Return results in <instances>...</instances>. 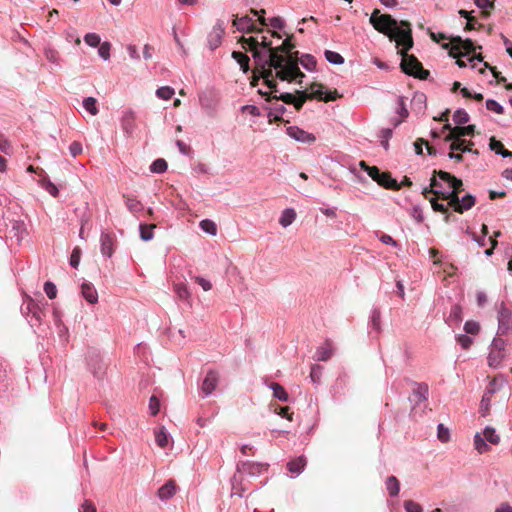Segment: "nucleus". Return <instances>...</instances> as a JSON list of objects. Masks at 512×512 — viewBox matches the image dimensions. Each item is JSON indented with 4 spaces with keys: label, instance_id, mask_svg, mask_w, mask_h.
Instances as JSON below:
<instances>
[{
    "label": "nucleus",
    "instance_id": "1",
    "mask_svg": "<svg viewBox=\"0 0 512 512\" xmlns=\"http://www.w3.org/2000/svg\"><path fill=\"white\" fill-rule=\"evenodd\" d=\"M252 57L258 70V77L251 82L255 86L259 78H263L264 84L273 92H277V83L274 77L281 81H298L305 77L298 67V63L280 55L277 51L260 50L253 51Z\"/></svg>",
    "mask_w": 512,
    "mask_h": 512
},
{
    "label": "nucleus",
    "instance_id": "2",
    "mask_svg": "<svg viewBox=\"0 0 512 512\" xmlns=\"http://www.w3.org/2000/svg\"><path fill=\"white\" fill-rule=\"evenodd\" d=\"M434 174L447 184L449 190L444 193V199L449 201L456 212L463 213L475 205V197L472 194H466L459 198L458 194L463 190L461 179L445 171H434Z\"/></svg>",
    "mask_w": 512,
    "mask_h": 512
},
{
    "label": "nucleus",
    "instance_id": "3",
    "mask_svg": "<svg viewBox=\"0 0 512 512\" xmlns=\"http://www.w3.org/2000/svg\"><path fill=\"white\" fill-rule=\"evenodd\" d=\"M48 306L49 303L43 296L38 299L25 296L21 305V313L26 318L31 328L38 329L43 324L46 316L45 310Z\"/></svg>",
    "mask_w": 512,
    "mask_h": 512
},
{
    "label": "nucleus",
    "instance_id": "4",
    "mask_svg": "<svg viewBox=\"0 0 512 512\" xmlns=\"http://www.w3.org/2000/svg\"><path fill=\"white\" fill-rule=\"evenodd\" d=\"M389 39L391 41H397L396 47H401V49L399 50L400 54H403V52H407L408 50H410L413 46L412 30L410 23L404 20H397L396 27H393L391 29Z\"/></svg>",
    "mask_w": 512,
    "mask_h": 512
},
{
    "label": "nucleus",
    "instance_id": "5",
    "mask_svg": "<svg viewBox=\"0 0 512 512\" xmlns=\"http://www.w3.org/2000/svg\"><path fill=\"white\" fill-rule=\"evenodd\" d=\"M405 53L406 52H403V54H401L402 59L400 66L402 72L420 79H426L429 72L423 69L422 64L415 56L405 55Z\"/></svg>",
    "mask_w": 512,
    "mask_h": 512
},
{
    "label": "nucleus",
    "instance_id": "6",
    "mask_svg": "<svg viewBox=\"0 0 512 512\" xmlns=\"http://www.w3.org/2000/svg\"><path fill=\"white\" fill-rule=\"evenodd\" d=\"M378 14L379 10H375L371 14L369 22L378 32L383 33L389 37L391 29L397 25V19L393 18L389 14Z\"/></svg>",
    "mask_w": 512,
    "mask_h": 512
},
{
    "label": "nucleus",
    "instance_id": "7",
    "mask_svg": "<svg viewBox=\"0 0 512 512\" xmlns=\"http://www.w3.org/2000/svg\"><path fill=\"white\" fill-rule=\"evenodd\" d=\"M309 91L311 98L324 102L334 101L340 97L336 90H329L326 86L317 82L309 86Z\"/></svg>",
    "mask_w": 512,
    "mask_h": 512
},
{
    "label": "nucleus",
    "instance_id": "8",
    "mask_svg": "<svg viewBox=\"0 0 512 512\" xmlns=\"http://www.w3.org/2000/svg\"><path fill=\"white\" fill-rule=\"evenodd\" d=\"M87 365L89 371L97 379H102L106 373V364L103 362L99 353L95 350L89 351L87 354Z\"/></svg>",
    "mask_w": 512,
    "mask_h": 512
},
{
    "label": "nucleus",
    "instance_id": "9",
    "mask_svg": "<svg viewBox=\"0 0 512 512\" xmlns=\"http://www.w3.org/2000/svg\"><path fill=\"white\" fill-rule=\"evenodd\" d=\"M497 319V334L506 335L512 328V310L507 308L504 302L500 303Z\"/></svg>",
    "mask_w": 512,
    "mask_h": 512
},
{
    "label": "nucleus",
    "instance_id": "10",
    "mask_svg": "<svg viewBox=\"0 0 512 512\" xmlns=\"http://www.w3.org/2000/svg\"><path fill=\"white\" fill-rule=\"evenodd\" d=\"M219 383V374L215 370H208L201 385H200V396L201 398H207L213 394Z\"/></svg>",
    "mask_w": 512,
    "mask_h": 512
},
{
    "label": "nucleus",
    "instance_id": "11",
    "mask_svg": "<svg viewBox=\"0 0 512 512\" xmlns=\"http://www.w3.org/2000/svg\"><path fill=\"white\" fill-rule=\"evenodd\" d=\"M233 26L237 31L241 33H260L262 28H259L256 24V20L248 15L242 17H236L233 20Z\"/></svg>",
    "mask_w": 512,
    "mask_h": 512
},
{
    "label": "nucleus",
    "instance_id": "12",
    "mask_svg": "<svg viewBox=\"0 0 512 512\" xmlns=\"http://www.w3.org/2000/svg\"><path fill=\"white\" fill-rule=\"evenodd\" d=\"M286 133L290 138L294 139L295 141L305 144L314 143L316 140V137L313 134L303 130L298 126L287 127Z\"/></svg>",
    "mask_w": 512,
    "mask_h": 512
},
{
    "label": "nucleus",
    "instance_id": "13",
    "mask_svg": "<svg viewBox=\"0 0 512 512\" xmlns=\"http://www.w3.org/2000/svg\"><path fill=\"white\" fill-rule=\"evenodd\" d=\"M12 380L8 375V364L0 358V397H8Z\"/></svg>",
    "mask_w": 512,
    "mask_h": 512
},
{
    "label": "nucleus",
    "instance_id": "14",
    "mask_svg": "<svg viewBox=\"0 0 512 512\" xmlns=\"http://www.w3.org/2000/svg\"><path fill=\"white\" fill-rule=\"evenodd\" d=\"M100 251L103 257L111 258L114 253V236L102 231L100 235Z\"/></svg>",
    "mask_w": 512,
    "mask_h": 512
},
{
    "label": "nucleus",
    "instance_id": "15",
    "mask_svg": "<svg viewBox=\"0 0 512 512\" xmlns=\"http://www.w3.org/2000/svg\"><path fill=\"white\" fill-rule=\"evenodd\" d=\"M223 35L224 27L219 23L216 24L207 37V43L210 50L214 51L221 45Z\"/></svg>",
    "mask_w": 512,
    "mask_h": 512
},
{
    "label": "nucleus",
    "instance_id": "16",
    "mask_svg": "<svg viewBox=\"0 0 512 512\" xmlns=\"http://www.w3.org/2000/svg\"><path fill=\"white\" fill-rule=\"evenodd\" d=\"M307 464L306 458L301 455L297 458L291 459L287 463V469L292 474L291 477L300 475Z\"/></svg>",
    "mask_w": 512,
    "mask_h": 512
},
{
    "label": "nucleus",
    "instance_id": "17",
    "mask_svg": "<svg viewBox=\"0 0 512 512\" xmlns=\"http://www.w3.org/2000/svg\"><path fill=\"white\" fill-rule=\"evenodd\" d=\"M81 294L83 298L90 304H95L98 302V293L92 283H82Z\"/></svg>",
    "mask_w": 512,
    "mask_h": 512
},
{
    "label": "nucleus",
    "instance_id": "18",
    "mask_svg": "<svg viewBox=\"0 0 512 512\" xmlns=\"http://www.w3.org/2000/svg\"><path fill=\"white\" fill-rule=\"evenodd\" d=\"M462 321V307L459 304L452 305L449 315L445 318L448 326H457Z\"/></svg>",
    "mask_w": 512,
    "mask_h": 512
},
{
    "label": "nucleus",
    "instance_id": "19",
    "mask_svg": "<svg viewBox=\"0 0 512 512\" xmlns=\"http://www.w3.org/2000/svg\"><path fill=\"white\" fill-rule=\"evenodd\" d=\"M426 95L422 92H415L411 99L412 110L416 114H423L426 109Z\"/></svg>",
    "mask_w": 512,
    "mask_h": 512
},
{
    "label": "nucleus",
    "instance_id": "20",
    "mask_svg": "<svg viewBox=\"0 0 512 512\" xmlns=\"http://www.w3.org/2000/svg\"><path fill=\"white\" fill-rule=\"evenodd\" d=\"M414 385L416 386V388L413 389L412 395H413V397H415L416 404L426 401L429 396L428 385L424 382H421V383L415 382Z\"/></svg>",
    "mask_w": 512,
    "mask_h": 512
},
{
    "label": "nucleus",
    "instance_id": "21",
    "mask_svg": "<svg viewBox=\"0 0 512 512\" xmlns=\"http://www.w3.org/2000/svg\"><path fill=\"white\" fill-rule=\"evenodd\" d=\"M443 128L450 130V133L446 136L445 140L446 141H453L451 143V145H450L451 152H454V151H462V152L468 151V152H471L472 151L471 149H464L462 147L464 141H454L455 137L457 135L454 133V129H452V127H451V125L449 123L445 124Z\"/></svg>",
    "mask_w": 512,
    "mask_h": 512
},
{
    "label": "nucleus",
    "instance_id": "22",
    "mask_svg": "<svg viewBox=\"0 0 512 512\" xmlns=\"http://www.w3.org/2000/svg\"><path fill=\"white\" fill-rule=\"evenodd\" d=\"M266 469V466L261 463H253V462H244L242 466H238L239 472L247 473L251 476H255L260 474L263 470Z\"/></svg>",
    "mask_w": 512,
    "mask_h": 512
},
{
    "label": "nucleus",
    "instance_id": "23",
    "mask_svg": "<svg viewBox=\"0 0 512 512\" xmlns=\"http://www.w3.org/2000/svg\"><path fill=\"white\" fill-rule=\"evenodd\" d=\"M175 492L176 486L172 480H169L158 489L157 496L161 500H168L175 495Z\"/></svg>",
    "mask_w": 512,
    "mask_h": 512
},
{
    "label": "nucleus",
    "instance_id": "24",
    "mask_svg": "<svg viewBox=\"0 0 512 512\" xmlns=\"http://www.w3.org/2000/svg\"><path fill=\"white\" fill-rule=\"evenodd\" d=\"M134 112L132 110H126L121 118V127L126 134H131L134 130Z\"/></svg>",
    "mask_w": 512,
    "mask_h": 512
},
{
    "label": "nucleus",
    "instance_id": "25",
    "mask_svg": "<svg viewBox=\"0 0 512 512\" xmlns=\"http://www.w3.org/2000/svg\"><path fill=\"white\" fill-rule=\"evenodd\" d=\"M232 58L239 64L244 74L250 71V58L245 53L233 51Z\"/></svg>",
    "mask_w": 512,
    "mask_h": 512
},
{
    "label": "nucleus",
    "instance_id": "26",
    "mask_svg": "<svg viewBox=\"0 0 512 512\" xmlns=\"http://www.w3.org/2000/svg\"><path fill=\"white\" fill-rule=\"evenodd\" d=\"M377 183L386 189L399 190L400 185L389 173L383 172Z\"/></svg>",
    "mask_w": 512,
    "mask_h": 512
},
{
    "label": "nucleus",
    "instance_id": "27",
    "mask_svg": "<svg viewBox=\"0 0 512 512\" xmlns=\"http://www.w3.org/2000/svg\"><path fill=\"white\" fill-rule=\"evenodd\" d=\"M465 234L468 235L473 242L479 247H484L487 244L486 235L488 234V228L486 225H482V236L476 235L470 228H467Z\"/></svg>",
    "mask_w": 512,
    "mask_h": 512
},
{
    "label": "nucleus",
    "instance_id": "28",
    "mask_svg": "<svg viewBox=\"0 0 512 512\" xmlns=\"http://www.w3.org/2000/svg\"><path fill=\"white\" fill-rule=\"evenodd\" d=\"M489 147L491 151H494L497 155H500L503 158L512 157V152L505 149L503 144L494 137L490 139Z\"/></svg>",
    "mask_w": 512,
    "mask_h": 512
},
{
    "label": "nucleus",
    "instance_id": "29",
    "mask_svg": "<svg viewBox=\"0 0 512 512\" xmlns=\"http://www.w3.org/2000/svg\"><path fill=\"white\" fill-rule=\"evenodd\" d=\"M296 219V212L293 208H286L282 211L279 218V224L286 228L290 226Z\"/></svg>",
    "mask_w": 512,
    "mask_h": 512
},
{
    "label": "nucleus",
    "instance_id": "30",
    "mask_svg": "<svg viewBox=\"0 0 512 512\" xmlns=\"http://www.w3.org/2000/svg\"><path fill=\"white\" fill-rule=\"evenodd\" d=\"M389 496L396 497L400 491V483L395 476H389L385 482Z\"/></svg>",
    "mask_w": 512,
    "mask_h": 512
},
{
    "label": "nucleus",
    "instance_id": "31",
    "mask_svg": "<svg viewBox=\"0 0 512 512\" xmlns=\"http://www.w3.org/2000/svg\"><path fill=\"white\" fill-rule=\"evenodd\" d=\"M269 388L273 391V396L282 402H287L289 395L282 385L276 382H272Z\"/></svg>",
    "mask_w": 512,
    "mask_h": 512
},
{
    "label": "nucleus",
    "instance_id": "32",
    "mask_svg": "<svg viewBox=\"0 0 512 512\" xmlns=\"http://www.w3.org/2000/svg\"><path fill=\"white\" fill-rule=\"evenodd\" d=\"M286 112V107L282 104H277L269 108L267 117L269 121H278L282 119L283 114Z\"/></svg>",
    "mask_w": 512,
    "mask_h": 512
},
{
    "label": "nucleus",
    "instance_id": "33",
    "mask_svg": "<svg viewBox=\"0 0 512 512\" xmlns=\"http://www.w3.org/2000/svg\"><path fill=\"white\" fill-rule=\"evenodd\" d=\"M154 225L150 224H143L141 223L139 225V232H140V238L144 242H148L153 239L154 237Z\"/></svg>",
    "mask_w": 512,
    "mask_h": 512
},
{
    "label": "nucleus",
    "instance_id": "34",
    "mask_svg": "<svg viewBox=\"0 0 512 512\" xmlns=\"http://www.w3.org/2000/svg\"><path fill=\"white\" fill-rule=\"evenodd\" d=\"M300 64L305 70L312 72L316 69L317 62L314 56L303 54L300 58Z\"/></svg>",
    "mask_w": 512,
    "mask_h": 512
},
{
    "label": "nucleus",
    "instance_id": "35",
    "mask_svg": "<svg viewBox=\"0 0 512 512\" xmlns=\"http://www.w3.org/2000/svg\"><path fill=\"white\" fill-rule=\"evenodd\" d=\"M150 172L162 174L168 169L167 161L163 158L154 160L150 165Z\"/></svg>",
    "mask_w": 512,
    "mask_h": 512
},
{
    "label": "nucleus",
    "instance_id": "36",
    "mask_svg": "<svg viewBox=\"0 0 512 512\" xmlns=\"http://www.w3.org/2000/svg\"><path fill=\"white\" fill-rule=\"evenodd\" d=\"M174 292L177 297L182 301H188L190 298V292L185 283H177L174 285Z\"/></svg>",
    "mask_w": 512,
    "mask_h": 512
},
{
    "label": "nucleus",
    "instance_id": "37",
    "mask_svg": "<svg viewBox=\"0 0 512 512\" xmlns=\"http://www.w3.org/2000/svg\"><path fill=\"white\" fill-rule=\"evenodd\" d=\"M82 105L85 108V110L93 116L98 114L99 112L97 108V100L94 97L89 96L84 98Z\"/></svg>",
    "mask_w": 512,
    "mask_h": 512
},
{
    "label": "nucleus",
    "instance_id": "38",
    "mask_svg": "<svg viewBox=\"0 0 512 512\" xmlns=\"http://www.w3.org/2000/svg\"><path fill=\"white\" fill-rule=\"evenodd\" d=\"M239 42L241 43L242 47L246 50L254 51L257 48H259V41L255 37H244L242 36L239 39Z\"/></svg>",
    "mask_w": 512,
    "mask_h": 512
},
{
    "label": "nucleus",
    "instance_id": "39",
    "mask_svg": "<svg viewBox=\"0 0 512 512\" xmlns=\"http://www.w3.org/2000/svg\"><path fill=\"white\" fill-rule=\"evenodd\" d=\"M393 135V128H383L379 132L380 144L387 151L389 149V139Z\"/></svg>",
    "mask_w": 512,
    "mask_h": 512
},
{
    "label": "nucleus",
    "instance_id": "40",
    "mask_svg": "<svg viewBox=\"0 0 512 512\" xmlns=\"http://www.w3.org/2000/svg\"><path fill=\"white\" fill-rule=\"evenodd\" d=\"M395 113L400 116V118L405 119L408 117L409 112L406 105V98L403 96H399L397 98V107Z\"/></svg>",
    "mask_w": 512,
    "mask_h": 512
},
{
    "label": "nucleus",
    "instance_id": "41",
    "mask_svg": "<svg viewBox=\"0 0 512 512\" xmlns=\"http://www.w3.org/2000/svg\"><path fill=\"white\" fill-rule=\"evenodd\" d=\"M483 433H484V439L486 440V442H489L494 445H496L500 442V437L496 433V430L494 428L487 426L484 429Z\"/></svg>",
    "mask_w": 512,
    "mask_h": 512
},
{
    "label": "nucleus",
    "instance_id": "42",
    "mask_svg": "<svg viewBox=\"0 0 512 512\" xmlns=\"http://www.w3.org/2000/svg\"><path fill=\"white\" fill-rule=\"evenodd\" d=\"M474 446L480 454H483L489 450V445L480 433H476L474 436Z\"/></svg>",
    "mask_w": 512,
    "mask_h": 512
},
{
    "label": "nucleus",
    "instance_id": "43",
    "mask_svg": "<svg viewBox=\"0 0 512 512\" xmlns=\"http://www.w3.org/2000/svg\"><path fill=\"white\" fill-rule=\"evenodd\" d=\"M325 59L333 65H341L344 63V58L338 52L326 50L325 51Z\"/></svg>",
    "mask_w": 512,
    "mask_h": 512
},
{
    "label": "nucleus",
    "instance_id": "44",
    "mask_svg": "<svg viewBox=\"0 0 512 512\" xmlns=\"http://www.w3.org/2000/svg\"><path fill=\"white\" fill-rule=\"evenodd\" d=\"M453 44L459 49H463L466 51H470L473 49V42L470 39H462L460 36H455L452 38Z\"/></svg>",
    "mask_w": 512,
    "mask_h": 512
},
{
    "label": "nucleus",
    "instance_id": "45",
    "mask_svg": "<svg viewBox=\"0 0 512 512\" xmlns=\"http://www.w3.org/2000/svg\"><path fill=\"white\" fill-rule=\"evenodd\" d=\"M200 228L207 234L215 236L217 234V226L210 219H204L200 222Z\"/></svg>",
    "mask_w": 512,
    "mask_h": 512
},
{
    "label": "nucleus",
    "instance_id": "46",
    "mask_svg": "<svg viewBox=\"0 0 512 512\" xmlns=\"http://www.w3.org/2000/svg\"><path fill=\"white\" fill-rule=\"evenodd\" d=\"M332 355V350L329 347L321 346L317 348L314 358L317 361H327Z\"/></svg>",
    "mask_w": 512,
    "mask_h": 512
},
{
    "label": "nucleus",
    "instance_id": "47",
    "mask_svg": "<svg viewBox=\"0 0 512 512\" xmlns=\"http://www.w3.org/2000/svg\"><path fill=\"white\" fill-rule=\"evenodd\" d=\"M175 91L170 86H162L156 90V96L162 100H169L173 97Z\"/></svg>",
    "mask_w": 512,
    "mask_h": 512
},
{
    "label": "nucleus",
    "instance_id": "48",
    "mask_svg": "<svg viewBox=\"0 0 512 512\" xmlns=\"http://www.w3.org/2000/svg\"><path fill=\"white\" fill-rule=\"evenodd\" d=\"M380 318V310L378 308H373L370 316L369 326L377 332L380 331Z\"/></svg>",
    "mask_w": 512,
    "mask_h": 512
},
{
    "label": "nucleus",
    "instance_id": "49",
    "mask_svg": "<svg viewBox=\"0 0 512 512\" xmlns=\"http://www.w3.org/2000/svg\"><path fill=\"white\" fill-rule=\"evenodd\" d=\"M487 359L489 366L496 368L504 359V354L491 349Z\"/></svg>",
    "mask_w": 512,
    "mask_h": 512
},
{
    "label": "nucleus",
    "instance_id": "50",
    "mask_svg": "<svg viewBox=\"0 0 512 512\" xmlns=\"http://www.w3.org/2000/svg\"><path fill=\"white\" fill-rule=\"evenodd\" d=\"M360 166L367 172V174L376 182L379 180L382 175V171L379 170L376 166L370 167L365 162L361 161Z\"/></svg>",
    "mask_w": 512,
    "mask_h": 512
},
{
    "label": "nucleus",
    "instance_id": "51",
    "mask_svg": "<svg viewBox=\"0 0 512 512\" xmlns=\"http://www.w3.org/2000/svg\"><path fill=\"white\" fill-rule=\"evenodd\" d=\"M453 120L457 125L466 124L469 121V114L464 109H457L453 114Z\"/></svg>",
    "mask_w": 512,
    "mask_h": 512
},
{
    "label": "nucleus",
    "instance_id": "52",
    "mask_svg": "<svg viewBox=\"0 0 512 512\" xmlns=\"http://www.w3.org/2000/svg\"><path fill=\"white\" fill-rule=\"evenodd\" d=\"M155 441L158 446L165 448L169 442V434L162 428L155 433Z\"/></svg>",
    "mask_w": 512,
    "mask_h": 512
},
{
    "label": "nucleus",
    "instance_id": "53",
    "mask_svg": "<svg viewBox=\"0 0 512 512\" xmlns=\"http://www.w3.org/2000/svg\"><path fill=\"white\" fill-rule=\"evenodd\" d=\"M323 367L321 365H313L310 371V378L314 384H319L322 378Z\"/></svg>",
    "mask_w": 512,
    "mask_h": 512
},
{
    "label": "nucleus",
    "instance_id": "54",
    "mask_svg": "<svg viewBox=\"0 0 512 512\" xmlns=\"http://www.w3.org/2000/svg\"><path fill=\"white\" fill-rule=\"evenodd\" d=\"M110 50H111V44L108 41L101 43L98 48L99 57L102 58L104 61L109 60Z\"/></svg>",
    "mask_w": 512,
    "mask_h": 512
},
{
    "label": "nucleus",
    "instance_id": "55",
    "mask_svg": "<svg viewBox=\"0 0 512 512\" xmlns=\"http://www.w3.org/2000/svg\"><path fill=\"white\" fill-rule=\"evenodd\" d=\"M84 41L90 47H98L101 44L100 36L92 32L84 36Z\"/></svg>",
    "mask_w": 512,
    "mask_h": 512
},
{
    "label": "nucleus",
    "instance_id": "56",
    "mask_svg": "<svg viewBox=\"0 0 512 512\" xmlns=\"http://www.w3.org/2000/svg\"><path fill=\"white\" fill-rule=\"evenodd\" d=\"M437 437L442 443H446L450 439L449 429L442 423L437 426Z\"/></svg>",
    "mask_w": 512,
    "mask_h": 512
},
{
    "label": "nucleus",
    "instance_id": "57",
    "mask_svg": "<svg viewBox=\"0 0 512 512\" xmlns=\"http://www.w3.org/2000/svg\"><path fill=\"white\" fill-rule=\"evenodd\" d=\"M486 108L487 110L495 112L497 114H502L504 112V107L494 99L486 100Z\"/></svg>",
    "mask_w": 512,
    "mask_h": 512
},
{
    "label": "nucleus",
    "instance_id": "58",
    "mask_svg": "<svg viewBox=\"0 0 512 512\" xmlns=\"http://www.w3.org/2000/svg\"><path fill=\"white\" fill-rule=\"evenodd\" d=\"M464 330L466 334L475 335L480 330V325L477 321L468 320L464 324Z\"/></svg>",
    "mask_w": 512,
    "mask_h": 512
},
{
    "label": "nucleus",
    "instance_id": "59",
    "mask_svg": "<svg viewBox=\"0 0 512 512\" xmlns=\"http://www.w3.org/2000/svg\"><path fill=\"white\" fill-rule=\"evenodd\" d=\"M12 231H14V236H16L18 240L23 239L24 233L26 232L25 224L22 221H15L12 225Z\"/></svg>",
    "mask_w": 512,
    "mask_h": 512
},
{
    "label": "nucleus",
    "instance_id": "60",
    "mask_svg": "<svg viewBox=\"0 0 512 512\" xmlns=\"http://www.w3.org/2000/svg\"><path fill=\"white\" fill-rule=\"evenodd\" d=\"M456 341L463 349H469L473 343V339L468 334L457 335Z\"/></svg>",
    "mask_w": 512,
    "mask_h": 512
},
{
    "label": "nucleus",
    "instance_id": "61",
    "mask_svg": "<svg viewBox=\"0 0 512 512\" xmlns=\"http://www.w3.org/2000/svg\"><path fill=\"white\" fill-rule=\"evenodd\" d=\"M44 292L49 299H55L57 296V287L53 282L46 281L44 283Z\"/></svg>",
    "mask_w": 512,
    "mask_h": 512
},
{
    "label": "nucleus",
    "instance_id": "62",
    "mask_svg": "<svg viewBox=\"0 0 512 512\" xmlns=\"http://www.w3.org/2000/svg\"><path fill=\"white\" fill-rule=\"evenodd\" d=\"M126 206H127V209L132 212V213H136V212H139L140 210H142V204L140 201H138L137 199L135 198H127L126 200Z\"/></svg>",
    "mask_w": 512,
    "mask_h": 512
},
{
    "label": "nucleus",
    "instance_id": "63",
    "mask_svg": "<svg viewBox=\"0 0 512 512\" xmlns=\"http://www.w3.org/2000/svg\"><path fill=\"white\" fill-rule=\"evenodd\" d=\"M160 410V400L152 395L149 399V411L152 416H156Z\"/></svg>",
    "mask_w": 512,
    "mask_h": 512
},
{
    "label": "nucleus",
    "instance_id": "64",
    "mask_svg": "<svg viewBox=\"0 0 512 512\" xmlns=\"http://www.w3.org/2000/svg\"><path fill=\"white\" fill-rule=\"evenodd\" d=\"M404 509L406 512H422L423 511L421 505L413 500L404 501Z\"/></svg>",
    "mask_w": 512,
    "mask_h": 512
}]
</instances>
